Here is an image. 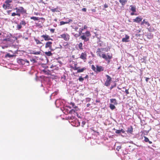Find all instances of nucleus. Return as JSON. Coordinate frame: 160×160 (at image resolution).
Wrapping results in <instances>:
<instances>
[{"mask_svg":"<svg viewBox=\"0 0 160 160\" xmlns=\"http://www.w3.org/2000/svg\"><path fill=\"white\" fill-rule=\"evenodd\" d=\"M70 105H72V106L73 107L75 106V103L73 102H71L70 103Z\"/></svg>","mask_w":160,"mask_h":160,"instance_id":"45","label":"nucleus"},{"mask_svg":"<svg viewBox=\"0 0 160 160\" xmlns=\"http://www.w3.org/2000/svg\"><path fill=\"white\" fill-rule=\"evenodd\" d=\"M116 85L115 84L114 85H112L111 86V87H110V89H112V88H113L114 87H116Z\"/></svg>","mask_w":160,"mask_h":160,"instance_id":"51","label":"nucleus"},{"mask_svg":"<svg viewBox=\"0 0 160 160\" xmlns=\"http://www.w3.org/2000/svg\"><path fill=\"white\" fill-rule=\"evenodd\" d=\"M88 75H86V76L85 77V78H88Z\"/></svg>","mask_w":160,"mask_h":160,"instance_id":"60","label":"nucleus"},{"mask_svg":"<svg viewBox=\"0 0 160 160\" xmlns=\"http://www.w3.org/2000/svg\"><path fill=\"white\" fill-rule=\"evenodd\" d=\"M26 23L25 21L23 20H22L19 24L18 25L16 26L17 29L18 30H20L22 28V25L25 26L26 25Z\"/></svg>","mask_w":160,"mask_h":160,"instance_id":"9","label":"nucleus"},{"mask_svg":"<svg viewBox=\"0 0 160 160\" xmlns=\"http://www.w3.org/2000/svg\"><path fill=\"white\" fill-rule=\"evenodd\" d=\"M11 11V10H8L7 11V13L8 14Z\"/></svg>","mask_w":160,"mask_h":160,"instance_id":"57","label":"nucleus"},{"mask_svg":"<svg viewBox=\"0 0 160 160\" xmlns=\"http://www.w3.org/2000/svg\"><path fill=\"white\" fill-rule=\"evenodd\" d=\"M50 10L53 12H59L60 10L61 11L62 10L60 8H59L58 6H57L56 8H52L50 9Z\"/></svg>","mask_w":160,"mask_h":160,"instance_id":"12","label":"nucleus"},{"mask_svg":"<svg viewBox=\"0 0 160 160\" xmlns=\"http://www.w3.org/2000/svg\"><path fill=\"white\" fill-rule=\"evenodd\" d=\"M86 68L85 67H84L81 69H80L79 68H78V70L77 71V73H80L84 71V70H86Z\"/></svg>","mask_w":160,"mask_h":160,"instance_id":"24","label":"nucleus"},{"mask_svg":"<svg viewBox=\"0 0 160 160\" xmlns=\"http://www.w3.org/2000/svg\"><path fill=\"white\" fill-rule=\"evenodd\" d=\"M85 123L86 122L85 121H82V126L83 127Z\"/></svg>","mask_w":160,"mask_h":160,"instance_id":"46","label":"nucleus"},{"mask_svg":"<svg viewBox=\"0 0 160 160\" xmlns=\"http://www.w3.org/2000/svg\"><path fill=\"white\" fill-rule=\"evenodd\" d=\"M43 0H40V1L39 2V3H43L44 4H47V3L43 1Z\"/></svg>","mask_w":160,"mask_h":160,"instance_id":"42","label":"nucleus"},{"mask_svg":"<svg viewBox=\"0 0 160 160\" xmlns=\"http://www.w3.org/2000/svg\"><path fill=\"white\" fill-rule=\"evenodd\" d=\"M128 1V0H119V1L122 6H124L127 2Z\"/></svg>","mask_w":160,"mask_h":160,"instance_id":"19","label":"nucleus"},{"mask_svg":"<svg viewBox=\"0 0 160 160\" xmlns=\"http://www.w3.org/2000/svg\"><path fill=\"white\" fill-rule=\"evenodd\" d=\"M121 132L124 133L125 132V131L123 130L122 129H121V130H117L115 131V132L118 134L120 133Z\"/></svg>","mask_w":160,"mask_h":160,"instance_id":"25","label":"nucleus"},{"mask_svg":"<svg viewBox=\"0 0 160 160\" xmlns=\"http://www.w3.org/2000/svg\"><path fill=\"white\" fill-rule=\"evenodd\" d=\"M12 2V1L11 0H7L5 1V3L6 4H7V5H8V6H10V4H9V3Z\"/></svg>","mask_w":160,"mask_h":160,"instance_id":"30","label":"nucleus"},{"mask_svg":"<svg viewBox=\"0 0 160 160\" xmlns=\"http://www.w3.org/2000/svg\"><path fill=\"white\" fill-rule=\"evenodd\" d=\"M88 28V27L86 25H84L83 28H80L79 30L78 33H75L73 32L72 33L74 36L76 38H78L82 34V32L83 29H85Z\"/></svg>","mask_w":160,"mask_h":160,"instance_id":"4","label":"nucleus"},{"mask_svg":"<svg viewBox=\"0 0 160 160\" xmlns=\"http://www.w3.org/2000/svg\"><path fill=\"white\" fill-rule=\"evenodd\" d=\"M118 148L119 149H121V147H117V149H118Z\"/></svg>","mask_w":160,"mask_h":160,"instance_id":"62","label":"nucleus"},{"mask_svg":"<svg viewBox=\"0 0 160 160\" xmlns=\"http://www.w3.org/2000/svg\"><path fill=\"white\" fill-rule=\"evenodd\" d=\"M149 78H145V80L146 82H148V80L149 79Z\"/></svg>","mask_w":160,"mask_h":160,"instance_id":"53","label":"nucleus"},{"mask_svg":"<svg viewBox=\"0 0 160 160\" xmlns=\"http://www.w3.org/2000/svg\"><path fill=\"white\" fill-rule=\"evenodd\" d=\"M42 72L46 74L49 75L50 74V71L49 70H43Z\"/></svg>","mask_w":160,"mask_h":160,"instance_id":"31","label":"nucleus"},{"mask_svg":"<svg viewBox=\"0 0 160 160\" xmlns=\"http://www.w3.org/2000/svg\"><path fill=\"white\" fill-rule=\"evenodd\" d=\"M31 62H36V61L35 59H32L30 60Z\"/></svg>","mask_w":160,"mask_h":160,"instance_id":"47","label":"nucleus"},{"mask_svg":"<svg viewBox=\"0 0 160 160\" xmlns=\"http://www.w3.org/2000/svg\"><path fill=\"white\" fill-rule=\"evenodd\" d=\"M134 12H132V13H131V15H134Z\"/></svg>","mask_w":160,"mask_h":160,"instance_id":"56","label":"nucleus"},{"mask_svg":"<svg viewBox=\"0 0 160 160\" xmlns=\"http://www.w3.org/2000/svg\"><path fill=\"white\" fill-rule=\"evenodd\" d=\"M90 105V104H89V103L87 104V107H89V106Z\"/></svg>","mask_w":160,"mask_h":160,"instance_id":"59","label":"nucleus"},{"mask_svg":"<svg viewBox=\"0 0 160 160\" xmlns=\"http://www.w3.org/2000/svg\"><path fill=\"white\" fill-rule=\"evenodd\" d=\"M20 64L25 65L27 66H28L29 64V61L27 60L20 59L17 61Z\"/></svg>","mask_w":160,"mask_h":160,"instance_id":"5","label":"nucleus"},{"mask_svg":"<svg viewBox=\"0 0 160 160\" xmlns=\"http://www.w3.org/2000/svg\"><path fill=\"white\" fill-rule=\"evenodd\" d=\"M75 112V110L74 109H72L69 111V113L72 114Z\"/></svg>","mask_w":160,"mask_h":160,"instance_id":"35","label":"nucleus"},{"mask_svg":"<svg viewBox=\"0 0 160 160\" xmlns=\"http://www.w3.org/2000/svg\"><path fill=\"white\" fill-rule=\"evenodd\" d=\"M92 11L94 12H95L96 11V10L95 9H92Z\"/></svg>","mask_w":160,"mask_h":160,"instance_id":"55","label":"nucleus"},{"mask_svg":"<svg viewBox=\"0 0 160 160\" xmlns=\"http://www.w3.org/2000/svg\"><path fill=\"white\" fill-rule=\"evenodd\" d=\"M41 53V52L39 51H32L31 52V53L34 55H40V53Z\"/></svg>","mask_w":160,"mask_h":160,"instance_id":"18","label":"nucleus"},{"mask_svg":"<svg viewBox=\"0 0 160 160\" xmlns=\"http://www.w3.org/2000/svg\"><path fill=\"white\" fill-rule=\"evenodd\" d=\"M104 7L105 8H107L108 7V5L107 4H105L104 5Z\"/></svg>","mask_w":160,"mask_h":160,"instance_id":"50","label":"nucleus"},{"mask_svg":"<svg viewBox=\"0 0 160 160\" xmlns=\"http://www.w3.org/2000/svg\"><path fill=\"white\" fill-rule=\"evenodd\" d=\"M82 34V35L80 36V38L84 40V42H87L89 40V37L91 35L89 31H87L85 33H83Z\"/></svg>","mask_w":160,"mask_h":160,"instance_id":"3","label":"nucleus"},{"mask_svg":"<svg viewBox=\"0 0 160 160\" xmlns=\"http://www.w3.org/2000/svg\"><path fill=\"white\" fill-rule=\"evenodd\" d=\"M110 102L111 103H113L115 105H117L118 103L117 102V100L116 99L113 98L110 99Z\"/></svg>","mask_w":160,"mask_h":160,"instance_id":"22","label":"nucleus"},{"mask_svg":"<svg viewBox=\"0 0 160 160\" xmlns=\"http://www.w3.org/2000/svg\"><path fill=\"white\" fill-rule=\"evenodd\" d=\"M91 130L93 131L94 132H95V131L93 130V129H91Z\"/></svg>","mask_w":160,"mask_h":160,"instance_id":"64","label":"nucleus"},{"mask_svg":"<svg viewBox=\"0 0 160 160\" xmlns=\"http://www.w3.org/2000/svg\"><path fill=\"white\" fill-rule=\"evenodd\" d=\"M60 38H63L65 41H68L70 39L69 35L67 33H64L60 35Z\"/></svg>","mask_w":160,"mask_h":160,"instance_id":"8","label":"nucleus"},{"mask_svg":"<svg viewBox=\"0 0 160 160\" xmlns=\"http://www.w3.org/2000/svg\"><path fill=\"white\" fill-rule=\"evenodd\" d=\"M41 37L44 38L45 41H48L50 40H52V39L48 35L45 34L41 36Z\"/></svg>","mask_w":160,"mask_h":160,"instance_id":"10","label":"nucleus"},{"mask_svg":"<svg viewBox=\"0 0 160 160\" xmlns=\"http://www.w3.org/2000/svg\"><path fill=\"white\" fill-rule=\"evenodd\" d=\"M142 18H140L139 17H137L135 19H133V22L137 23H139L141 22L142 20Z\"/></svg>","mask_w":160,"mask_h":160,"instance_id":"15","label":"nucleus"},{"mask_svg":"<svg viewBox=\"0 0 160 160\" xmlns=\"http://www.w3.org/2000/svg\"><path fill=\"white\" fill-rule=\"evenodd\" d=\"M129 37L127 35H125V37L122 38V41L123 42H128V40L129 39Z\"/></svg>","mask_w":160,"mask_h":160,"instance_id":"16","label":"nucleus"},{"mask_svg":"<svg viewBox=\"0 0 160 160\" xmlns=\"http://www.w3.org/2000/svg\"><path fill=\"white\" fill-rule=\"evenodd\" d=\"M3 41H10V38H6L5 39H4L3 40Z\"/></svg>","mask_w":160,"mask_h":160,"instance_id":"38","label":"nucleus"},{"mask_svg":"<svg viewBox=\"0 0 160 160\" xmlns=\"http://www.w3.org/2000/svg\"><path fill=\"white\" fill-rule=\"evenodd\" d=\"M34 14L36 15H39V13L38 12H35Z\"/></svg>","mask_w":160,"mask_h":160,"instance_id":"54","label":"nucleus"},{"mask_svg":"<svg viewBox=\"0 0 160 160\" xmlns=\"http://www.w3.org/2000/svg\"><path fill=\"white\" fill-rule=\"evenodd\" d=\"M131 7V10L133 12H136V7L133 6L131 5L130 6Z\"/></svg>","mask_w":160,"mask_h":160,"instance_id":"26","label":"nucleus"},{"mask_svg":"<svg viewBox=\"0 0 160 160\" xmlns=\"http://www.w3.org/2000/svg\"><path fill=\"white\" fill-rule=\"evenodd\" d=\"M9 6H8V5H7V4H3L2 5V7L5 10H6L7 9V8H9Z\"/></svg>","mask_w":160,"mask_h":160,"instance_id":"32","label":"nucleus"},{"mask_svg":"<svg viewBox=\"0 0 160 160\" xmlns=\"http://www.w3.org/2000/svg\"><path fill=\"white\" fill-rule=\"evenodd\" d=\"M76 65H77V64H75V66L73 67H72V68L74 70H78V68H79V67H76Z\"/></svg>","mask_w":160,"mask_h":160,"instance_id":"34","label":"nucleus"},{"mask_svg":"<svg viewBox=\"0 0 160 160\" xmlns=\"http://www.w3.org/2000/svg\"><path fill=\"white\" fill-rule=\"evenodd\" d=\"M78 80L82 82L84 80V78L81 77H80L78 78Z\"/></svg>","mask_w":160,"mask_h":160,"instance_id":"40","label":"nucleus"},{"mask_svg":"<svg viewBox=\"0 0 160 160\" xmlns=\"http://www.w3.org/2000/svg\"><path fill=\"white\" fill-rule=\"evenodd\" d=\"M73 108H74V109L75 110V111L78 110L79 109L77 106H75V107H74Z\"/></svg>","mask_w":160,"mask_h":160,"instance_id":"43","label":"nucleus"},{"mask_svg":"<svg viewBox=\"0 0 160 160\" xmlns=\"http://www.w3.org/2000/svg\"><path fill=\"white\" fill-rule=\"evenodd\" d=\"M148 142H149V144H152V142L150 141L149 140V141H148Z\"/></svg>","mask_w":160,"mask_h":160,"instance_id":"61","label":"nucleus"},{"mask_svg":"<svg viewBox=\"0 0 160 160\" xmlns=\"http://www.w3.org/2000/svg\"><path fill=\"white\" fill-rule=\"evenodd\" d=\"M110 108L112 110H113L115 108V107L114 105L110 104Z\"/></svg>","mask_w":160,"mask_h":160,"instance_id":"33","label":"nucleus"},{"mask_svg":"<svg viewBox=\"0 0 160 160\" xmlns=\"http://www.w3.org/2000/svg\"><path fill=\"white\" fill-rule=\"evenodd\" d=\"M82 11L84 12H86L87 11V9L85 8H83L82 9Z\"/></svg>","mask_w":160,"mask_h":160,"instance_id":"49","label":"nucleus"},{"mask_svg":"<svg viewBox=\"0 0 160 160\" xmlns=\"http://www.w3.org/2000/svg\"><path fill=\"white\" fill-rule=\"evenodd\" d=\"M96 102H100V101L99 100H96Z\"/></svg>","mask_w":160,"mask_h":160,"instance_id":"58","label":"nucleus"},{"mask_svg":"<svg viewBox=\"0 0 160 160\" xmlns=\"http://www.w3.org/2000/svg\"><path fill=\"white\" fill-rule=\"evenodd\" d=\"M51 51L50 50V51L46 52H45V54L48 56H51L52 55V53L51 52Z\"/></svg>","mask_w":160,"mask_h":160,"instance_id":"23","label":"nucleus"},{"mask_svg":"<svg viewBox=\"0 0 160 160\" xmlns=\"http://www.w3.org/2000/svg\"><path fill=\"white\" fill-rule=\"evenodd\" d=\"M87 56V54L85 52H82L80 57V58L83 60H85L86 59Z\"/></svg>","mask_w":160,"mask_h":160,"instance_id":"13","label":"nucleus"},{"mask_svg":"<svg viewBox=\"0 0 160 160\" xmlns=\"http://www.w3.org/2000/svg\"><path fill=\"white\" fill-rule=\"evenodd\" d=\"M25 39L26 40H28V38H25Z\"/></svg>","mask_w":160,"mask_h":160,"instance_id":"63","label":"nucleus"},{"mask_svg":"<svg viewBox=\"0 0 160 160\" xmlns=\"http://www.w3.org/2000/svg\"><path fill=\"white\" fill-rule=\"evenodd\" d=\"M145 19H143V21L141 23V25H143L144 24Z\"/></svg>","mask_w":160,"mask_h":160,"instance_id":"52","label":"nucleus"},{"mask_svg":"<svg viewBox=\"0 0 160 160\" xmlns=\"http://www.w3.org/2000/svg\"><path fill=\"white\" fill-rule=\"evenodd\" d=\"M52 42L51 41H48L45 43V48H48L51 51H53L55 49L53 48L52 47Z\"/></svg>","mask_w":160,"mask_h":160,"instance_id":"6","label":"nucleus"},{"mask_svg":"<svg viewBox=\"0 0 160 160\" xmlns=\"http://www.w3.org/2000/svg\"><path fill=\"white\" fill-rule=\"evenodd\" d=\"M104 70V68L101 66L96 65V72H100Z\"/></svg>","mask_w":160,"mask_h":160,"instance_id":"11","label":"nucleus"},{"mask_svg":"<svg viewBox=\"0 0 160 160\" xmlns=\"http://www.w3.org/2000/svg\"><path fill=\"white\" fill-rule=\"evenodd\" d=\"M82 42H80L78 44V48L80 50H82L83 49L82 47Z\"/></svg>","mask_w":160,"mask_h":160,"instance_id":"28","label":"nucleus"},{"mask_svg":"<svg viewBox=\"0 0 160 160\" xmlns=\"http://www.w3.org/2000/svg\"><path fill=\"white\" fill-rule=\"evenodd\" d=\"M125 92L127 94H129V92H128V89H126Z\"/></svg>","mask_w":160,"mask_h":160,"instance_id":"48","label":"nucleus"},{"mask_svg":"<svg viewBox=\"0 0 160 160\" xmlns=\"http://www.w3.org/2000/svg\"><path fill=\"white\" fill-rule=\"evenodd\" d=\"M144 24H145L148 27H149L150 26V24L149 23V22H148V21H145H145H144Z\"/></svg>","mask_w":160,"mask_h":160,"instance_id":"37","label":"nucleus"},{"mask_svg":"<svg viewBox=\"0 0 160 160\" xmlns=\"http://www.w3.org/2000/svg\"><path fill=\"white\" fill-rule=\"evenodd\" d=\"M68 20L67 21V22H64V21H61L60 22V25H63L64 24H68L69 22H72V19H69V18H68Z\"/></svg>","mask_w":160,"mask_h":160,"instance_id":"14","label":"nucleus"},{"mask_svg":"<svg viewBox=\"0 0 160 160\" xmlns=\"http://www.w3.org/2000/svg\"><path fill=\"white\" fill-rule=\"evenodd\" d=\"M105 49L104 48H98L96 52L97 55L100 58H102L107 61L108 63H109L110 62V60L112 58V54L111 53H107V55L103 52V51Z\"/></svg>","mask_w":160,"mask_h":160,"instance_id":"1","label":"nucleus"},{"mask_svg":"<svg viewBox=\"0 0 160 160\" xmlns=\"http://www.w3.org/2000/svg\"><path fill=\"white\" fill-rule=\"evenodd\" d=\"M14 56V55H11L9 53H8L5 55V58L8 57L10 58L13 57Z\"/></svg>","mask_w":160,"mask_h":160,"instance_id":"29","label":"nucleus"},{"mask_svg":"<svg viewBox=\"0 0 160 160\" xmlns=\"http://www.w3.org/2000/svg\"><path fill=\"white\" fill-rule=\"evenodd\" d=\"M133 129L132 126H130V127L128 128L127 132L132 134L133 132Z\"/></svg>","mask_w":160,"mask_h":160,"instance_id":"17","label":"nucleus"},{"mask_svg":"<svg viewBox=\"0 0 160 160\" xmlns=\"http://www.w3.org/2000/svg\"><path fill=\"white\" fill-rule=\"evenodd\" d=\"M73 29H74V31L75 32H78V28L77 27H75Z\"/></svg>","mask_w":160,"mask_h":160,"instance_id":"41","label":"nucleus"},{"mask_svg":"<svg viewBox=\"0 0 160 160\" xmlns=\"http://www.w3.org/2000/svg\"><path fill=\"white\" fill-rule=\"evenodd\" d=\"M144 141L146 142H148V141H149V139H148V138H147V137H146L145 136H144Z\"/></svg>","mask_w":160,"mask_h":160,"instance_id":"39","label":"nucleus"},{"mask_svg":"<svg viewBox=\"0 0 160 160\" xmlns=\"http://www.w3.org/2000/svg\"><path fill=\"white\" fill-rule=\"evenodd\" d=\"M51 68H54V69H56L58 70V69L59 68L58 67H56V65H54L53 64H52L51 65L50 67Z\"/></svg>","mask_w":160,"mask_h":160,"instance_id":"27","label":"nucleus"},{"mask_svg":"<svg viewBox=\"0 0 160 160\" xmlns=\"http://www.w3.org/2000/svg\"><path fill=\"white\" fill-rule=\"evenodd\" d=\"M91 68L93 71H95V72H96V68L93 65H92Z\"/></svg>","mask_w":160,"mask_h":160,"instance_id":"36","label":"nucleus"},{"mask_svg":"<svg viewBox=\"0 0 160 160\" xmlns=\"http://www.w3.org/2000/svg\"><path fill=\"white\" fill-rule=\"evenodd\" d=\"M106 76L107 77V79L105 82L104 85L108 87L110 85L112 79V78L108 75H106Z\"/></svg>","mask_w":160,"mask_h":160,"instance_id":"7","label":"nucleus"},{"mask_svg":"<svg viewBox=\"0 0 160 160\" xmlns=\"http://www.w3.org/2000/svg\"><path fill=\"white\" fill-rule=\"evenodd\" d=\"M34 40L37 44H43L39 40L36 38H34Z\"/></svg>","mask_w":160,"mask_h":160,"instance_id":"20","label":"nucleus"},{"mask_svg":"<svg viewBox=\"0 0 160 160\" xmlns=\"http://www.w3.org/2000/svg\"><path fill=\"white\" fill-rule=\"evenodd\" d=\"M39 18L41 19H44L43 18H39L38 17H33V16L30 17V19H32V20H34V21L38 20H39Z\"/></svg>","mask_w":160,"mask_h":160,"instance_id":"21","label":"nucleus"},{"mask_svg":"<svg viewBox=\"0 0 160 160\" xmlns=\"http://www.w3.org/2000/svg\"><path fill=\"white\" fill-rule=\"evenodd\" d=\"M50 31H51V32L52 33H53L54 32V31H55V29H53V28H52V29H50Z\"/></svg>","mask_w":160,"mask_h":160,"instance_id":"44","label":"nucleus"},{"mask_svg":"<svg viewBox=\"0 0 160 160\" xmlns=\"http://www.w3.org/2000/svg\"><path fill=\"white\" fill-rule=\"evenodd\" d=\"M14 10H16V12H14L12 13L11 16L12 17H14L15 16L20 17L21 14H23L27 13V10L22 7H16L15 8H14Z\"/></svg>","mask_w":160,"mask_h":160,"instance_id":"2","label":"nucleus"}]
</instances>
